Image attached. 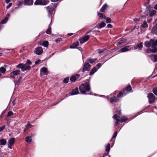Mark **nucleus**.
<instances>
[{
	"label": "nucleus",
	"instance_id": "1",
	"mask_svg": "<svg viewBox=\"0 0 157 157\" xmlns=\"http://www.w3.org/2000/svg\"><path fill=\"white\" fill-rule=\"evenodd\" d=\"M144 45L149 48L147 50V53H155L157 51V40L151 39L149 41H146L144 43Z\"/></svg>",
	"mask_w": 157,
	"mask_h": 157
},
{
	"label": "nucleus",
	"instance_id": "2",
	"mask_svg": "<svg viewBox=\"0 0 157 157\" xmlns=\"http://www.w3.org/2000/svg\"><path fill=\"white\" fill-rule=\"evenodd\" d=\"M81 93L83 94H86V92L89 91L90 88L89 82H86L82 84L79 87Z\"/></svg>",
	"mask_w": 157,
	"mask_h": 157
},
{
	"label": "nucleus",
	"instance_id": "3",
	"mask_svg": "<svg viewBox=\"0 0 157 157\" xmlns=\"http://www.w3.org/2000/svg\"><path fill=\"white\" fill-rule=\"evenodd\" d=\"M17 67L21 68L23 71L29 70L30 69V67L29 65H27L25 63V64L23 63L19 64L17 66Z\"/></svg>",
	"mask_w": 157,
	"mask_h": 157
},
{
	"label": "nucleus",
	"instance_id": "4",
	"mask_svg": "<svg viewBox=\"0 0 157 157\" xmlns=\"http://www.w3.org/2000/svg\"><path fill=\"white\" fill-rule=\"evenodd\" d=\"M48 0H36L34 3L35 5H45L49 2Z\"/></svg>",
	"mask_w": 157,
	"mask_h": 157
},
{
	"label": "nucleus",
	"instance_id": "5",
	"mask_svg": "<svg viewBox=\"0 0 157 157\" xmlns=\"http://www.w3.org/2000/svg\"><path fill=\"white\" fill-rule=\"evenodd\" d=\"M147 97L148 98L149 101L150 103H152L155 100V97L152 93L148 94Z\"/></svg>",
	"mask_w": 157,
	"mask_h": 157
},
{
	"label": "nucleus",
	"instance_id": "6",
	"mask_svg": "<svg viewBox=\"0 0 157 157\" xmlns=\"http://www.w3.org/2000/svg\"><path fill=\"white\" fill-rule=\"evenodd\" d=\"M90 65L89 64V63L87 62L83 65V68L82 69V71L84 72L86 71H89L90 69Z\"/></svg>",
	"mask_w": 157,
	"mask_h": 157
},
{
	"label": "nucleus",
	"instance_id": "7",
	"mask_svg": "<svg viewBox=\"0 0 157 157\" xmlns=\"http://www.w3.org/2000/svg\"><path fill=\"white\" fill-rule=\"evenodd\" d=\"M34 52L36 54L38 55H40L42 53L43 50L42 48L40 47H39L35 49Z\"/></svg>",
	"mask_w": 157,
	"mask_h": 157
},
{
	"label": "nucleus",
	"instance_id": "8",
	"mask_svg": "<svg viewBox=\"0 0 157 157\" xmlns=\"http://www.w3.org/2000/svg\"><path fill=\"white\" fill-rule=\"evenodd\" d=\"M132 88L130 86H128L126 88H125L123 90V92L125 95L128 93L130 92H132Z\"/></svg>",
	"mask_w": 157,
	"mask_h": 157
},
{
	"label": "nucleus",
	"instance_id": "9",
	"mask_svg": "<svg viewBox=\"0 0 157 157\" xmlns=\"http://www.w3.org/2000/svg\"><path fill=\"white\" fill-rule=\"evenodd\" d=\"M89 39V36L88 35L86 36L79 39L80 43L81 44H82L85 42L87 41Z\"/></svg>",
	"mask_w": 157,
	"mask_h": 157
},
{
	"label": "nucleus",
	"instance_id": "10",
	"mask_svg": "<svg viewBox=\"0 0 157 157\" xmlns=\"http://www.w3.org/2000/svg\"><path fill=\"white\" fill-rule=\"evenodd\" d=\"M153 62H157V55H151L149 56Z\"/></svg>",
	"mask_w": 157,
	"mask_h": 157
},
{
	"label": "nucleus",
	"instance_id": "11",
	"mask_svg": "<svg viewBox=\"0 0 157 157\" xmlns=\"http://www.w3.org/2000/svg\"><path fill=\"white\" fill-rule=\"evenodd\" d=\"M131 50V48L129 46H126L121 48L119 50L120 52H124Z\"/></svg>",
	"mask_w": 157,
	"mask_h": 157
},
{
	"label": "nucleus",
	"instance_id": "12",
	"mask_svg": "<svg viewBox=\"0 0 157 157\" xmlns=\"http://www.w3.org/2000/svg\"><path fill=\"white\" fill-rule=\"evenodd\" d=\"M15 141L14 138H12L10 139L8 141V147L10 149L12 148L11 146L13 145Z\"/></svg>",
	"mask_w": 157,
	"mask_h": 157
},
{
	"label": "nucleus",
	"instance_id": "13",
	"mask_svg": "<svg viewBox=\"0 0 157 157\" xmlns=\"http://www.w3.org/2000/svg\"><path fill=\"white\" fill-rule=\"evenodd\" d=\"M33 3V0H25L24 5H31Z\"/></svg>",
	"mask_w": 157,
	"mask_h": 157
},
{
	"label": "nucleus",
	"instance_id": "14",
	"mask_svg": "<svg viewBox=\"0 0 157 157\" xmlns=\"http://www.w3.org/2000/svg\"><path fill=\"white\" fill-rule=\"evenodd\" d=\"M20 73V71L19 70H16V71H13L11 73V76L12 78L14 79V75H18Z\"/></svg>",
	"mask_w": 157,
	"mask_h": 157
},
{
	"label": "nucleus",
	"instance_id": "15",
	"mask_svg": "<svg viewBox=\"0 0 157 157\" xmlns=\"http://www.w3.org/2000/svg\"><path fill=\"white\" fill-rule=\"evenodd\" d=\"M143 46V43L140 42L139 44H138L137 45L134 46V49H138L139 50H141L142 49V48Z\"/></svg>",
	"mask_w": 157,
	"mask_h": 157
},
{
	"label": "nucleus",
	"instance_id": "16",
	"mask_svg": "<svg viewBox=\"0 0 157 157\" xmlns=\"http://www.w3.org/2000/svg\"><path fill=\"white\" fill-rule=\"evenodd\" d=\"M79 77L78 74H76L75 75L72 76L70 78V80L71 82H75L76 80Z\"/></svg>",
	"mask_w": 157,
	"mask_h": 157
},
{
	"label": "nucleus",
	"instance_id": "17",
	"mask_svg": "<svg viewBox=\"0 0 157 157\" xmlns=\"http://www.w3.org/2000/svg\"><path fill=\"white\" fill-rule=\"evenodd\" d=\"M38 44L40 45H43L45 47H47L48 46V42L47 41H40L39 42Z\"/></svg>",
	"mask_w": 157,
	"mask_h": 157
},
{
	"label": "nucleus",
	"instance_id": "18",
	"mask_svg": "<svg viewBox=\"0 0 157 157\" xmlns=\"http://www.w3.org/2000/svg\"><path fill=\"white\" fill-rule=\"evenodd\" d=\"M79 93L78 89L77 88H75L72 90V92L71 93V95H76Z\"/></svg>",
	"mask_w": 157,
	"mask_h": 157
},
{
	"label": "nucleus",
	"instance_id": "19",
	"mask_svg": "<svg viewBox=\"0 0 157 157\" xmlns=\"http://www.w3.org/2000/svg\"><path fill=\"white\" fill-rule=\"evenodd\" d=\"M151 32L153 34L157 35V24L153 27Z\"/></svg>",
	"mask_w": 157,
	"mask_h": 157
},
{
	"label": "nucleus",
	"instance_id": "20",
	"mask_svg": "<svg viewBox=\"0 0 157 157\" xmlns=\"http://www.w3.org/2000/svg\"><path fill=\"white\" fill-rule=\"evenodd\" d=\"M79 42L78 41L75 42L70 46V48H75L79 45Z\"/></svg>",
	"mask_w": 157,
	"mask_h": 157
},
{
	"label": "nucleus",
	"instance_id": "21",
	"mask_svg": "<svg viewBox=\"0 0 157 157\" xmlns=\"http://www.w3.org/2000/svg\"><path fill=\"white\" fill-rule=\"evenodd\" d=\"M119 101V98L117 97H113L111 98L110 101L112 103L113 102H117Z\"/></svg>",
	"mask_w": 157,
	"mask_h": 157
},
{
	"label": "nucleus",
	"instance_id": "22",
	"mask_svg": "<svg viewBox=\"0 0 157 157\" xmlns=\"http://www.w3.org/2000/svg\"><path fill=\"white\" fill-rule=\"evenodd\" d=\"M40 71L41 72L40 74H41L42 72L44 73L46 75H47L48 74V73L47 72V69L46 67H43L41 68L40 70Z\"/></svg>",
	"mask_w": 157,
	"mask_h": 157
},
{
	"label": "nucleus",
	"instance_id": "23",
	"mask_svg": "<svg viewBox=\"0 0 157 157\" xmlns=\"http://www.w3.org/2000/svg\"><path fill=\"white\" fill-rule=\"evenodd\" d=\"M106 25V24L104 22H102L100 24L98 25H97V27L98 28H101L104 26H105Z\"/></svg>",
	"mask_w": 157,
	"mask_h": 157
},
{
	"label": "nucleus",
	"instance_id": "24",
	"mask_svg": "<svg viewBox=\"0 0 157 157\" xmlns=\"http://www.w3.org/2000/svg\"><path fill=\"white\" fill-rule=\"evenodd\" d=\"M117 133L118 132L117 131H116V132L114 133L113 136L110 140V141H113V142L114 141L115 138L117 135Z\"/></svg>",
	"mask_w": 157,
	"mask_h": 157
},
{
	"label": "nucleus",
	"instance_id": "25",
	"mask_svg": "<svg viewBox=\"0 0 157 157\" xmlns=\"http://www.w3.org/2000/svg\"><path fill=\"white\" fill-rule=\"evenodd\" d=\"M6 143V141L5 139H1L0 140V145H5Z\"/></svg>",
	"mask_w": 157,
	"mask_h": 157
},
{
	"label": "nucleus",
	"instance_id": "26",
	"mask_svg": "<svg viewBox=\"0 0 157 157\" xmlns=\"http://www.w3.org/2000/svg\"><path fill=\"white\" fill-rule=\"evenodd\" d=\"M97 61V59H89L87 60V62L88 63H93Z\"/></svg>",
	"mask_w": 157,
	"mask_h": 157
},
{
	"label": "nucleus",
	"instance_id": "27",
	"mask_svg": "<svg viewBox=\"0 0 157 157\" xmlns=\"http://www.w3.org/2000/svg\"><path fill=\"white\" fill-rule=\"evenodd\" d=\"M97 70V69L96 67H94L91 70L90 72V75H92L94 74L96 72Z\"/></svg>",
	"mask_w": 157,
	"mask_h": 157
},
{
	"label": "nucleus",
	"instance_id": "28",
	"mask_svg": "<svg viewBox=\"0 0 157 157\" xmlns=\"http://www.w3.org/2000/svg\"><path fill=\"white\" fill-rule=\"evenodd\" d=\"M51 23H50V24L49 25L48 28L46 32V33L47 34H49L51 33Z\"/></svg>",
	"mask_w": 157,
	"mask_h": 157
},
{
	"label": "nucleus",
	"instance_id": "29",
	"mask_svg": "<svg viewBox=\"0 0 157 157\" xmlns=\"http://www.w3.org/2000/svg\"><path fill=\"white\" fill-rule=\"evenodd\" d=\"M25 140L28 143H29L32 141V138L31 136H28L26 137Z\"/></svg>",
	"mask_w": 157,
	"mask_h": 157
},
{
	"label": "nucleus",
	"instance_id": "30",
	"mask_svg": "<svg viewBox=\"0 0 157 157\" xmlns=\"http://www.w3.org/2000/svg\"><path fill=\"white\" fill-rule=\"evenodd\" d=\"M107 5L105 4V5H103V6L100 9V11L101 12H103L104 10L107 8Z\"/></svg>",
	"mask_w": 157,
	"mask_h": 157
},
{
	"label": "nucleus",
	"instance_id": "31",
	"mask_svg": "<svg viewBox=\"0 0 157 157\" xmlns=\"http://www.w3.org/2000/svg\"><path fill=\"white\" fill-rule=\"evenodd\" d=\"M98 16L100 18H101L102 19H105V16L102 13H100L98 12Z\"/></svg>",
	"mask_w": 157,
	"mask_h": 157
},
{
	"label": "nucleus",
	"instance_id": "32",
	"mask_svg": "<svg viewBox=\"0 0 157 157\" xmlns=\"http://www.w3.org/2000/svg\"><path fill=\"white\" fill-rule=\"evenodd\" d=\"M47 10L48 11V13L49 14L50 13V12L51 11H53V8L52 6H49L47 7Z\"/></svg>",
	"mask_w": 157,
	"mask_h": 157
},
{
	"label": "nucleus",
	"instance_id": "33",
	"mask_svg": "<svg viewBox=\"0 0 157 157\" xmlns=\"http://www.w3.org/2000/svg\"><path fill=\"white\" fill-rule=\"evenodd\" d=\"M8 20V17H6L4 19L2 20L0 22V24H4Z\"/></svg>",
	"mask_w": 157,
	"mask_h": 157
},
{
	"label": "nucleus",
	"instance_id": "34",
	"mask_svg": "<svg viewBox=\"0 0 157 157\" xmlns=\"http://www.w3.org/2000/svg\"><path fill=\"white\" fill-rule=\"evenodd\" d=\"M6 69L3 67H1L0 68V71L1 73L4 74L6 72Z\"/></svg>",
	"mask_w": 157,
	"mask_h": 157
},
{
	"label": "nucleus",
	"instance_id": "35",
	"mask_svg": "<svg viewBox=\"0 0 157 157\" xmlns=\"http://www.w3.org/2000/svg\"><path fill=\"white\" fill-rule=\"evenodd\" d=\"M148 25L146 21L144 22L142 24L141 27L143 28H147Z\"/></svg>",
	"mask_w": 157,
	"mask_h": 157
},
{
	"label": "nucleus",
	"instance_id": "36",
	"mask_svg": "<svg viewBox=\"0 0 157 157\" xmlns=\"http://www.w3.org/2000/svg\"><path fill=\"white\" fill-rule=\"evenodd\" d=\"M156 13V11L155 10H153L150 13V16L152 17Z\"/></svg>",
	"mask_w": 157,
	"mask_h": 157
},
{
	"label": "nucleus",
	"instance_id": "37",
	"mask_svg": "<svg viewBox=\"0 0 157 157\" xmlns=\"http://www.w3.org/2000/svg\"><path fill=\"white\" fill-rule=\"evenodd\" d=\"M110 149V144H108L106 147V151L108 152L109 151Z\"/></svg>",
	"mask_w": 157,
	"mask_h": 157
},
{
	"label": "nucleus",
	"instance_id": "38",
	"mask_svg": "<svg viewBox=\"0 0 157 157\" xmlns=\"http://www.w3.org/2000/svg\"><path fill=\"white\" fill-rule=\"evenodd\" d=\"M127 120V118L125 117H122L121 119V122H124L125 121Z\"/></svg>",
	"mask_w": 157,
	"mask_h": 157
},
{
	"label": "nucleus",
	"instance_id": "39",
	"mask_svg": "<svg viewBox=\"0 0 157 157\" xmlns=\"http://www.w3.org/2000/svg\"><path fill=\"white\" fill-rule=\"evenodd\" d=\"M153 93L157 96V88H155L153 89Z\"/></svg>",
	"mask_w": 157,
	"mask_h": 157
},
{
	"label": "nucleus",
	"instance_id": "40",
	"mask_svg": "<svg viewBox=\"0 0 157 157\" xmlns=\"http://www.w3.org/2000/svg\"><path fill=\"white\" fill-rule=\"evenodd\" d=\"M123 96V93L122 92H120L117 95V97L119 98V97H122Z\"/></svg>",
	"mask_w": 157,
	"mask_h": 157
},
{
	"label": "nucleus",
	"instance_id": "41",
	"mask_svg": "<svg viewBox=\"0 0 157 157\" xmlns=\"http://www.w3.org/2000/svg\"><path fill=\"white\" fill-rule=\"evenodd\" d=\"M123 41H124V40H120V41L117 42V43L116 44L117 45H120L121 44H122L123 43Z\"/></svg>",
	"mask_w": 157,
	"mask_h": 157
},
{
	"label": "nucleus",
	"instance_id": "42",
	"mask_svg": "<svg viewBox=\"0 0 157 157\" xmlns=\"http://www.w3.org/2000/svg\"><path fill=\"white\" fill-rule=\"evenodd\" d=\"M24 4V2L23 1H20L18 2V3L17 4V5L18 6H19L22 5L23 4Z\"/></svg>",
	"mask_w": 157,
	"mask_h": 157
},
{
	"label": "nucleus",
	"instance_id": "43",
	"mask_svg": "<svg viewBox=\"0 0 157 157\" xmlns=\"http://www.w3.org/2000/svg\"><path fill=\"white\" fill-rule=\"evenodd\" d=\"M27 65H29L32 64L31 62L29 60H28L27 61L26 63H25Z\"/></svg>",
	"mask_w": 157,
	"mask_h": 157
},
{
	"label": "nucleus",
	"instance_id": "44",
	"mask_svg": "<svg viewBox=\"0 0 157 157\" xmlns=\"http://www.w3.org/2000/svg\"><path fill=\"white\" fill-rule=\"evenodd\" d=\"M13 114V113L12 111H10L8 112L7 116V117H9L10 116H11Z\"/></svg>",
	"mask_w": 157,
	"mask_h": 157
},
{
	"label": "nucleus",
	"instance_id": "45",
	"mask_svg": "<svg viewBox=\"0 0 157 157\" xmlns=\"http://www.w3.org/2000/svg\"><path fill=\"white\" fill-rule=\"evenodd\" d=\"M69 81V78H65L63 80V82L64 83H68Z\"/></svg>",
	"mask_w": 157,
	"mask_h": 157
},
{
	"label": "nucleus",
	"instance_id": "46",
	"mask_svg": "<svg viewBox=\"0 0 157 157\" xmlns=\"http://www.w3.org/2000/svg\"><path fill=\"white\" fill-rule=\"evenodd\" d=\"M111 22V19L108 17L106 19V22L107 23H110Z\"/></svg>",
	"mask_w": 157,
	"mask_h": 157
},
{
	"label": "nucleus",
	"instance_id": "47",
	"mask_svg": "<svg viewBox=\"0 0 157 157\" xmlns=\"http://www.w3.org/2000/svg\"><path fill=\"white\" fill-rule=\"evenodd\" d=\"M32 126V125H31L30 124H27V125L26 126V128L27 129H28L29 128H30L31 126Z\"/></svg>",
	"mask_w": 157,
	"mask_h": 157
},
{
	"label": "nucleus",
	"instance_id": "48",
	"mask_svg": "<svg viewBox=\"0 0 157 157\" xmlns=\"http://www.w3.org/2000/svg\"><path fill=\"white\" fill-rule=\"evenodd\" d=\"M5 128V125H3L1 127H0V131H2Z\"/></svg>",
	"mask_w": 157,
	"mask_h": 157
},
{
	"label": "nucleus",
	"instance_id": "49",
	"mask_svg": "<svg viewBox=\"0 0 157 157\" xmlns=\"http://www.w3.org/2000/svg\"><path fill=\"white\" fill-rule=\"evenodd\" d=\"M113 118L115 119V120H117V119H117V114H115L113 116Z\"/></svg>",
	"mask_w": 157,
	"mask_h": 157
},
{
	"label": "nucleus",
	"instance_id": "50",
	"mask_svg": "<svg viewBox=\"0 0 157 157\" xmlns=\"http://www.w3.org/2000/svg\"><path fill=\"white\" fill-rule=\"evenodd\" d=\"M12 5V3H10L6 6V8L7 9H9L10 8Z\"/></svg>",
	"mask_w": 157,
	"mask_h": 157
},
{
	"label": "nucleus",
	"instance_id": "51",
	"mask_svg": "<svg viewBox=\"0 0 157 157\" xmlns=\"http://www.w3.org/2000/svg\"><path fill=\"white\" fill-rule=\"evenodd\" d=\"M40 59H38V60L35 61V63L36 64H38L40 63Z\"/></svg>",
	"mask_w": 157,
	"mask_h": 157
},
{
	"label": "nucleus",
	"instance_id": "52",
	"mask_svg": "<svg viewBox=\"0 0 157 157\" xmlns=\"http://www.w3.org/2000/svg\"><path fill=\"white\" fill-rule=\"evenodd\" d=\"M116 121L115 123V125H117L118 124V123L120 121V120L119 119L116 120Z\"/></svg>",
	"mask_w": 157,
	"mask_h": 157
},
{
	"label": "nucleus",
	"instance_id": "53",
	"mask_svg": "<svg viewBox=\"0 0 157 157\" xmlns=\"http://www.w3.org/2000/svg\"><path fill=\"white\" fill-rule=\"evenodd\" d=\"M134 21H135L136 22L138 23L139 22V19L138 18H135L134 19Z\"/></svg>",
	"mask_w": 157,
	"mask_h": 157
},
{
	"label": "nucleus",
	"instance_id": "54",
	"mask_svg": "<svg viewBox=\"0 0 157 157\" xmlns=\"http://www.w3.org/2000/svg\"><path fill=\"white\" fill-rule=\"evenodd\" d=\"M101 66V64L100 63L98 64L96 66V67H98V68H99Z\"/></svg>",
	"mask_w": 157,
	"mask_h": 157
},
{
	"label": "nucleus",
	"instance_id": "55",
	"mask_svg": "<svg viewBox=\"0 0 157 157\" xmlns=\"http://www.w3.org/2000/svg\"><path fill=\"white\" fill-rule=\"evenodd\" d=\"M107 26L108 28H111L112 27V25L111 24H109L107 25Z\"/></svg>",
	"mask_w": 157,
	"mask_h": 157
},
{
	"label": "nucleus",
	"instance_id": "56",
	"mask_svg": "<svg viewBox=\"0 0 157 157\" xmlns=\"http://www.w3.org/2000/svg\"><path fill=\"white\" fill-rule=\"evenodd\" d=\"M12 104L13 105H14L16 104V100H14L12 102Z\"/></svg>",
	"mask_w": 157,
	"mask_h": 157
},
{
	"label": "nucleus",
	"instance_id": "57",
	"mask_svg": "<svg viewBox=\"0 0 157 157\" xmlns=\"http://www.w3.org/2000/svg\"><path fill=\"white\" fill-rule=\"evenodd\" d=\"M51 2H57L58 1H59L60 0H50Z\"/></svg>",
	"mask_w": 157,
	"mask_h": 157
},
{
	"label": "nucleus",
	"instance_id": "58",
	"mask_svg": "<svg viewBox=\"0 0 157 157\" xmlns=\"http://www.w3.org/2000/svg\"><path fill=\"white\" fill-rule=\"evenodd\" d=\"M71 95V93H69L68 94H66V96H65V97H67L68 96H70Z\"/></svg>",
	"mask_w": 157,
	"mask_h": 157
},
{
	"label": "nucleus",
	"instance_id": "59",
	"mask_svg": "<svg viewBox=\"0 0 157 157\" xmlns=\"http://www.w3.org/2000/svg\"><path fill=\"white\" fill-rule=\"evenodd\" d=\"M10 0H5V2L6 3H8L10 2Z\"/></svg>",
	"mask_w": 157,
	"mask_h": 157
},
{
	"label": "nucleus",
	"instance_id": "60",
	"mask_svg": "<svg viewBox=\"0 0 157 157\" xmlns=\"http://www.w3.org/2000/svg\"><path fill=\"white\" fill-rule=\"evenodd\" d=\"M108 153L104 154H103V157H104L105 156H107L108 155Z\"/></svg>",
	"mask_w": 157,
	"mask_h": 157
},
{
	"label": "nucleus",
	"instance_id": "61",
	"mask_svg": "<svg viewBox=\"0 0 157 157\" xmlns=\"http://www.w3.org/2000/svg\"><path fill=\"white\" fill-rule=\"evenodd\" d=\"M77 48L80 51H82V48L81 47H79L78 48Z\"/></svg>",
	"mask_w": 157,
	"mask_h": 157
},
{
	"label": "nucleus",
	"instance_id": "62",
	"mask_svg": "<svg viewBox=\"0 0 157 157\" xmlns=\"http://www.w3.org/2000/svg\"><path fill=\"white\" fill-rule=\"evenodd\" d=\"M153 23H156L157 24V18L155 19L154 22H153Z\"/></svg>",
	"mask_w": 157,
	"mask_h": 157
},
{
	"label": "nucleus",
	"instance_id": "63",
	"mask_svg": "<svg viewBox=\"0 0 157 157\" xmlns=\"http://www.w3.org/2000/svg\"><path fill=\"white\" fill-rule=\"evenodd\" d=\"M154 8L155 10H157V4L155 5Z\"/></svg>",
	"mask_w": 157,
	"mask_h": 157
},
{
	"label": "nucleus",
	"instance_id": "64",
	"mask_svg": "<svg viewBox=\"0 0 157 157\" xmlns=\"http://www.w3.org/2000/svg\"><path fill=\"white\" fill-rule=\"evenodd\" d=\"M73 33H69V34H68V35L69 36H71L72 35H73Z\"/></svg>",
	"mask_w": 157,
	"mask_h": 157
}]
</instances>
